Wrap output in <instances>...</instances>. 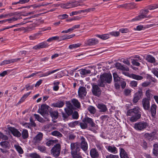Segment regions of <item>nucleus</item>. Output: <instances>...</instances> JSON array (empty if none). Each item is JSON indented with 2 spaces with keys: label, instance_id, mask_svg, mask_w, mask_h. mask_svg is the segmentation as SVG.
Instances as JSON below:
<instances>
[{
  "label": "nucleus",
  "instance_id": "nucleus-40",
  "mask_svg": "<svg viewBox=\"0 0 158 158\" xmlns=\"http://www.w3.org/2000/svg\"><path fill=\"white\" fill-rule=\"evenodd\" d=\"M34 116H35V118L40 123H44L45 122V120L42 118L40 117L39 115L34 114Z\"/></svg>",
  "mask_w": 158,
  "mask_h": 158
},
{
  "label": "nucleus",
  "instance_id": "nucleus-3",
  "mask_svg": "<svg viewBox=\"0 0 158 158\" xmlns=\"http://www.w3.org/2000/svg\"><path fill=\"white\" fill-rule=\"evenodd\" d=\"M61 150V146L59 143L56 144L51 150V153L55 157L59 156Z\"/></svg>",
  "mask_w": 158,
  "mask_h": 158
},
{
  "label": "nucleus",
  "instance_id": "nucleus-5",
  "mask_svg": "<svg viewBox=\"0 0 158 158\" xmlns=\"http://www.w3.org/2000/svg\"><path fill=\"white\" fill-rule=\"evenodd\" d=\"M148 126L147 123L141 122L135 123L134 128L136 130L141 131L145 129Z\"/></svg>",
  "mask_w": 158,
  "mask_h": 158
},
{
  "label": "nucleus",
  "instance_id": "nucleus-39",
  "mask_svg": "<svg viewBox=\"0 0 158 158\" xmlns=\"http://www.w3.org/2000/svg\"><path fill=\"white\" fill-rule=\"evenodd\" d=\"M51 134L52 135L56 136L58 137H61L62 136V135L57 131H54L52 132Z\"/></svg>",
  "mask_w": 158,
  "mask_h": 158
},
{
  "label": "nucleus",
  "instance_id": "nucleus-45",
  "mask_svg": "<svg viewBox=\"0 0 158 158\" xmlns=\"http://www.w3.org/2000/svg\"><path fill=\"white\" fill-rule=\"evenodd\" d=\"M0 144L2 147L5 148H8L10 145L9 143L6 141L2 142Z\"/></svg>",
  "mask_w": 158,
  "mask_h": 158
},
{
  "label": "nucleus",
  "instance_id": "nucleus-28",
  "mask_svg": "<svg viewBox=\"0 0 158 158\" xmlns=\"http://www.w3.org/2000/svg\"><path fill=\"white\" fill-rule=\"evenodd\" d=\"M21 134H22L23 139H24L27 138L29 136L27 130L25 129H24L23 130Z\"/></svg>",
  "mask_w": 158,
  "mask_h": 158
},
{
  "label": "nucleus",
  "instance_id": "nucleus-42",
  "mask_svg": "<svg viewBox=\"0 0 158 158\" xmlns=\"http://www.w3.org/2000/svg\"><path fill=\"white\" fill-rule=\"evenodd\" d=\"M114 80L115 82H118L120 81V78L119 77L117 74L115 73H113V74Z\"/></svg>",
  "mask_w": 158,
  "mask_h": 158
},
{
  "label": "nucleus",
  "instance_id": "nucleus-58",
  "mask_svg": "<svg viewBox=\"0 0 158 158\" xmlns=\"http://www.w3.org/2000/svg\"><path fill=\"white\" fill-rule=\"evenodd\" d=\"M119 31H112L109 33V34L112 36H118L119 35Z\"/></svg>",
  "mask_w": 158,
  "mask_h": 158
},
{
  "label": "nucleus",
  "instance_id": "nucleus-6",
  "mask_svg": "<svg viewBox=\"0 0 158 158\" xmlns=\"http://www.w3.org/2000/svg\"><path fill=\"white\" fill-rule=\"evenodd\" d=\"M92 92L93 94L96 96L99 97L100 96L101 93V90L98 85L95 84H92Z\"/></svg>",
  "mask_w": 158,
  "mask_h": 158
},
{
  "label": "nucleus",
  "instance_id": "nucleus-44",
  "mask_svg": "<svg viewBox=\"0 0 158 158\" xmlns=\"http://www.w3.org/2000/svg\"><path fill=\"white\" fill-rule=\"evenodd\" d=\"M157 8H158V4H152L148 6V8L150 10H154Z\"/></svg>",
  "mask_w": 158,
  "mask_h": 158
},
{
  "label": "nucleus",
  "instance_id": "nucleus-51",
  "mask_svg": "<svg viewBox=\"0 0 158 158\" xmlns=\"http://www.w3.org/2000/svg\"><path fill=\"white\" fill-rule=\"evenodd\" d=\"M22 24H23L22 23H20L19 24H17L15 25H12V26H10L8 27H7L4 28L0 29V31H2L5 30H6V29H9L10 28H11L14 27H18V26L19 25H21Z\"/></svg>",
  "mask_w": 158,
  "mask_h": 158
},
{
  "label": "nucleus",
  "instance_id": "nucleus-63",
  "mask_svg": "<svg viewBox=\"0 0 158 158\" xmlns=\"http://www.w3.org/2000/svg\"><path fill=\"white\" fill-rule=\"evenodd\" d=\"M38 149L40 152H44L46 150V148L44 146H39L38 147Z\"/></svg>",
  "mask_w": 158,
  "mask_h": 158
},
{
  "label": "nucleus",
  "instance_id": "nucleus-25",
  "mask_svg": "<svg viewBox=\"0 0 158 158\" xmlns=\"http://www.w3.org/2000/svg\"><path fill=\"white\" fill-rule=\"evenodd\" d=\"M73 105L76 107L79 108L81 107V104L76 99H73L71 101Z\"/></svg>",
  "mask_w": 158,
  "mask_h": 158
},
{
  "label": "nucleus",
  "instance_id": "nucleus-18",
  "mask_svg": "<svg viewBox=\"0 0 158 158\" xmlns=\"http://www.w3.org/2000/svg\"><path fill=\"white\" fill-rule=\"evenodd\" d=\"M135 58L137 59H134L132 60L131 63L133 65L137 66H139L140 65V64L139 63V62H141V59L140 58V57L139 56H135Z\"/></svg>",
  "mask_w": 158,
  "mask_h": 158
},
{
  "label": "nucleus",
  "instance_id": "nucleus-2",
  "mask_svg": "<svg viewBox=\"0 0 158 158\" xmlns=\"http://www.w3.org/2000/svg\"><path fill=\"white\" fill-rule=\"evenodd\" d=\"M89 124L90 126L94 129H96L97 125L94 122L93 119L88 117H85L82 120V122L79 123L81 128L85 129L88 127L87 123Z\"/></svg>",
  "mask_w": 158,
  "mask_h": 158
},
{
  "label": "nucleus",
  "instance_id": "nucleus-57",
  "mask_svg": "<svg viewBox=\"0 0 158 158\" xmlns=\"http://www.w3.org/2000/svg\"><path fill=\"white\" fill-rule=\"evenodd\" d=\"M73 158H81V156L77 152L71 153Z\"/></svg>",
  "mask_w": 158,
  "mask_h": 158
},
{
  "label": "nucleus",
  "instance_id": "nucleus-54",
  "mask_svg": "<svg viewBox=\"0 0 158 158\" xmlns=\"http://www.w3.org/2000/svg\"><path fill=\"white\" fill-rule=\"evenodd\" d=\"M60 39L59 37L58 36H55L52 37L48 39L47 40L48 42H51L53 40H59Z\"/></svg>",
  "mask_w": 158,
  "mask_h": 158
},
{
  "label": "nucleus",
  "instance_id": "nucleus-22",
  "mask_svg": "<svg viewBox=\"0 0 158 158\" xmlns=\"http://www.w3.org/2000/svg\"><path fill=\"white\" fill-rule=\"evenodd\" d=\"M120 156L121 158H129L127 152L122 148H120Z\"/></svg>",
  "mask_w": 158,
  "mask_h": 158
},
{
  "label": "nucleus",
  "instance_id": "nucleus-10",
  "mask_svg": "<svg viewBox=\"0 0 158 158\" xmlns=\"http://www.w3.org/2000/svg\"><path fill=\"white\" fill-rule=\"evenodd\" d=\"M78 92L79 97L81 99L83 98L87 94L86 88L83 87H80L78 89Z\"/></svg>",
  "mask_w": 158,
  "mask_h": 158
},
{
  "label": "nucleus",
  "instance_id": "nucleus-14",
  "mask_svg": "<svg viewBox=\"0 0 158 158\" xmlns=\"http://www.w3.org/2000/svg\"><path fill=\"white\" fill-rule=\"evenodd\" d=\"M79 145L76 143H71V152H78L79 151L80 148Z\"/></svg>",
  "mask_w": 158,
  "mask_h": 158
},
{
  "label": "nucleus",
  "instance_id": "nucleus-1",
  "mask_svg": "<svg viewBox=\"0 0 158 158\" xmlns=\"http://www.w3.org/2000/svg\"><path fill=\"white\" fill-rule=\"evenodd\" d=\"M141 114L140 110L138 107H136L132 109L128 110L127 113V115L131 116L129 120L132 123L136 122L140 118Z\"/></svg>",
  "mask_w": 158,
  "mask_h": 158
},
{
  "label": "nucleus",
  "instance_id": "nucleus-11",
  "mask_svg": "<svg viewBox=\"0 0 158 158\" xmlns=\"http://www.w3.org/2000/svg\"><path fill=\"white\" fill-rule=\"evenodd\" d=\"M49 107V106L48 105H42L41 106L40 109L38 110V112L44 116Z\"/></svg>",
  "mask_w": 158,
  "mask_h": 158
},
{
  "label": "nucleus",
  "instance_id": "nucleus-60",
  "mask_svg": "<svg viewBox=\"0 0 158 158\" xmlns=\"http://www.w3.org/2000/svg\"><path fill=\"white\" fill-rule=\"evenodd\" d=\"M149 12L148 10L147 9H144L142 11L141 13L146 16V18L150 17V15H149L148 16H147V14Z\"/></svg>",
  "mask_w": 158,
  "mask_h": 158
},
{
  "label": "nucleus",
  "instance_id": "nucleus-32",
  "mask_svg": "<svg viewBox=\"0 0 158 158\" xmlns=\"http://www.w3.org/2000/svg\"><path fill=\"white\" fill-rule=\"evenodd\" d=\"M106 83L103 80H102V78L100 77V79L98 80V86L103 87L105 86Z\"/></svg>",
  "mask_w": 158,
  "mask_h": 158
},
{
  "label": "nucleus",
  "instance_id": "nucleus-19",
  "mask_svg": "<svg viewBox=\"0 0 158 158\" xmlns=\"http://www.w3.org/2000/svg\"><path fill=\"white\" fill-rule=\"evenodd\" d=\"M107 151L111 153L116 154L118 152L117 148L114 146H109L106 147Z\"/></svg>",
  "mask_w": 158,
  "mask_h": 158
},
{
  "label": "nucleus",
  "instance_id": "nucleus-15",
  "mask_svg": "<svg viewBox=\"0 0 158 158\" xmlns=\"http://www.w3.org/2000/svg\"><path fill=\"white\" fill-rule=\"evenodd\" d=\"M48 46V44L46 42H43L40 43L34 46L33 47V49L35 50H38L47 47Z\"/></svg>",
  "mask_w": 158,
  "mask_h": 158
},
{
  "label": "nucleus",
  "instance_id": "nucleus-49",
  "mask_svg": "<svg viewBox=\"0 0 158 158\" xmlns=\"http://www.w3.org/2000/svg\"><path fill=\"white\" fill-rule=\"evenodd\" d=\"M79 123V121H75L70 123H69V127H74Z\"/></svg>",
  "mask_w": 158,
  "mask_h": 158
},
{
  "label": "nucleus",
  "instance_id": "nucleus-55",
  "mask_svg": "<svg viewBox=\"0 0 158 158\" xmlns=\"http://www.w3.org/2000/svg\"><path fill=\"white\" fill-rule=\"evenodd\" d=\"M56 141L55 140H49L46 143V144L48 146H50L56 143Z\"/></svg>",
  "mask_w": 158,
  "mask_h": 158
},
{
  "label": "nucleus",
  "instance_id": "nucleus-61",
  "mask_svg": "<svg viewBox=\"0 0 158 158\" xmlns=\"http://www.w3.org/2000/svg\"><path fill=\"white\" fill-rule=\"evenodd\" d=\"M126 5L128 7H130L131 9H133L135 8L136 5L134 2H131L126 4Z\"/></svg>",
  "mask_w": 158,
  "mask_h": 158
},
{
  "label": "nucleus",
  "instance_id": "nucleus-4",
  "mask_svg": "<svg viewBox=\"0 0 158 158\" xmlns=\"http://www.w3.org/2000/svg\"><path fill=\"white\" fill-rule=\"evenodd\" d=\"M43 138V134L40 132H39L34 137L32 140V143L34 145H38L40 143Z\"/></svg>",
  "mask_w": 158,
  "mask_h": 158
},
{
  "label": "nucleus",
  "instance_id": "nucleus-20",
  "mask_svg": "<svg viewBox=\"0 0 158 158\" xmlns=\"http://www.w3.org/2000/svg\"><path fill=\"white\" fill-rule=\"evenodd\" d=\"M98 108L100 112H104L107 110V109L106 106L103 104H99L97 105Z\"/></svg>",
  "mask_w": 158,
  "mask_h": 158
},
{
  "label": "nucleus",
  "instance_id": "nucleus-64",
  "mask_svg": "<svg viewBox=\"0 0 158 158\" xmlns=\"http://www.w3.org/2000/svg\"><path fill=\"white\" fill-rule=\"evenodd\" d=\"M131 89H125L124 90V94L126 96L129 95L131 92Z\"/></svg>",
  "mask_w": 158,
  "mask_h": 158
},
{
  "label": "nucleus",
  "instance_id": "nucleus-31",
  "mask_svg": "<svg viewBox=\"0 0 158 158\" xmlns=\"http://www.w3.org/2000/svg\"><path fill=\"white\" fill-rule=\"evenodd\" d=\"M60 82L58 81H54L53 83L54 86L53 87V90L55 91H57L59 89V85Z\"/></svg>",
  "mask_w": 158,
  "mask_h": 158
},
{
  "label": "nucleus",
  "instance_id": "nucleus-12",
  "mask_svg": "<svg viewBox=\"0 0 158 158\" xmlns=\"http://www.w3.org/2000/svg\"><path fill=\"white\" fill-rule=\"evenodd\" d=\"M90 154L92 158H100L98 152L95 148L91 149L90 151Z\"/></svg>",
  "mask_w": 158,
  "mask_h": 158
},
{
  "label": "nucleus",
  "instance_id": "nucleus-37",
  "mask_svg": "<svg viewBox=\"0 0 158 158\" xmlns=\"http://www.w3.org/2000/svg\"><path fill=\"white\" fill-rule=\"evenodd\" d=\"M91 71L89 69H83L80 70V74L83 75H85L86 74H89L90 73Z\"/></svg>",
  "mask_w": 158,
  "mask_h": 158
},
{
  "label": "nucleus",
  "instance_id": "nucleus-59",
  "mask_svg": "<svg viewBox=\"0 0 158 158\" xmlns=\"http://www.w3.org/2000/svg\"><path fill=\"white\" fill-rule=\"evenodd\" d=\"M64 110L66 113L68 114L69 115L73 113L72 109L65 108Z\"/></svg>",
  "mask_w": 158,
  "mask_h": 158
},
{
  "label": "nucleus",
  "instance_id": "nucleus-8",
  "mask_svg": "<svg viewBox=\"0 0 158 158\" xmlns=\"http://www.w3.org/2000/svg\"><path fill=\"white\" fill-rule=\"evenodd\" d=\"M100 77L106 83H110L112 81V76L110 73H105L101 75Z\"/></svg>",
  "mask_w": 158,
  "mask_h": 158
},
{
  "label": "nucleus",
  "instance_id": "nucleus-53",
  "mask_svg": "<svg viewBox=\"0 0 158 158\" xmlns=\"http://www.w3.org/2000/svg\"><path fill=\"white\" fill-rule=\"evenodd\" d=\"M130 86L132 88L137 87L138 85V82L135 81H132L130 82Z\"/></svg>",
  "mask_w": 158,
  "mask_h": 158
},
{
  "label": "nucleus",
  "instance_id": "nucleus-16",
  "mask_svg": "<svg viewBox=\"0 0 158 158\" xmlns=\"http://www.w3.org/2000/svg\"><path fill=\"white\" fill-rule=\"evenodd\" d=\"M81 148L84 151H86L88 149V144L85 141V139L83 137H81Z\"/></svg>",
  "mask_w": 158,
  "mask_h": 158
},
{
  "label": "nucleus",
  "instance_id": "nucleus-17",
  "mask_svg": "<svg viewBox=\"0 0 158 158\" xmlns=\"http://www.w3.org/2000/svg\"><path fill=\"white\" fill-rule=\"evenodd\" d=\"M9 130L14 136L17 137H19L21 136V134L16 128L14 127H10L9 128Z\"/></svg>",
  "mask_w": 158,
  "mask_h": 158
},
{
  "label": "nucleus",
  "instance_id": "nucleus-46",
  "mask_svg": "<svg viewBox=\"0 0 158 158\" xmlns=\"http://www.w3.org/2000/svg\"><path fill=\"white\" fill-rule=\"evenodd\" d=\"M20 19V18L13 17L11 18L5 19V20L6 21V22L8 21L9 23H11Z\"/></svg>",
  "mask_w": 158,
  "mask_h": 158
},
{
  "label": "nucleus",
  "instance_id": "nucleus-26",
  "mask_svg": "<svg viewBox=\"0 0 158 158\" xmlns=\"http://www.w3.org/2000/svg\"><path fill=\"white\" fill-rule=\"evenodd\" d=\"M157 106L155 104H152L151 107V112L152 116L156 115Z\"/></svg>",
  "mask_w": 158,
  "mask_h": 158
},
{
  "label": "nucleus",
  "instance_id": "nucleus-24",
  "mask_svg": "<svg viewBox=\"0 0 158 158\" xmlns=\"http://www.w3.org/2000/svg\"><path fill=\"white\" fill-rule=\"evenodd\" d=\"M129 77L133 79L138 81L142 80L143 78V77L134 74H130Z\"/></svg>",
  "mask_w": 158,
  "mask_h": 158
},
{
  "label": "nucleus",
  "instance_id": "nucleus-62",
  "mask_svg": "<svg viewBox=\"0 0 158 158\" xmlns=\"http://www.w3.org/2000/svg\"><path fill=\"white\" fill-rule=\"evenodd\" d=\"M106 158H119V157L118 155L110 154L106 156Z\"/></svg>",
  "mask_w": 158,
  "mask_h": 158
},
{
  "label": "nucleus",
  "instance_id": "nucleus-52",
  "mask_svg": "<svg viewBox=\"0 0 158 158\" xmlns=\"http://www.w3.org/2000/svg\"><path fill=\"white\" fill-rule=\"evenodd\" d=\"M81 44L79 43L77 44H74L70 45L69 46V48L70 49H72L74 48H77L80 46Z\"/></svg>",
  "mask_w": 158,
  "mask_h": 158
},
{
  "label": "nucleus",
  "instance_id": "nucleus-33",
  "mask_svg": "<svg viewBox=\"0 0 158 158\" xmlns=\"http://www.w3.org/2000/svg\"><path fill=\"white\" fill-rule=\"evenodd\" d=\"M59 69H57L55 70H53L52 71H48L47 73H45L41 75L40 77H45L48 76V75L54 73L58 71L59 70Z\"/></svg>",
  "mask_w": 158,
  "mask_h": 158
},
{
  "label": "nucleus",
  "instance_id": "nucleus-56",
  "mask_svg": "<svg viewBox=\"0 0 158 158\" xmlns=\"http://www.w3.org/2000/svg\"><path fill=\"white\" fill-rule=\"evenodd\" d=\"M30 156L32 158H41L39 155L35 153L31 154Z\"/></svg>",
  "mask_w": 158,
  "mask_h": 158
},
{
  "label": "nucleus",
  "instance_id": "nucleus-41",
  "mask_svg": "<svg viewBox=\"0 0 158 158\" xmlns=\"http://www.w3.org/2000/svg\"><path fill=\"white\" fill-rule=\"evenodd\" d=\"M95 10L94 8H92L85 9L83 10H79L80 14L81 13H87L91 11H94Z\"/></svg>",
  "mask_w": 158,
  "mask_h": 158
},
{
  "label": "nucleus",
  "instance_id": "nucleus-43",
  "mask_svg": "<svg viewBox=\"0 0 158 158\" xmlns=\"http://www.w3.org/2000/svg\"><path fill=\"white\" fill-rule=\"evenodd\" d=\"M153 146V153L155 155L157 156L158 154V144H155Z\"/></svg>",
  "mask_w": 158,
  "mask_h": 158
},
{
  "label": "nucleus",
  "instance_id": "nucleus-50",
  "mask_svg": "<svg viewBox=\"0 0 158 158\" xmlns=\"http://www.w3.org/2000/svg\"><path fill=\"white\" fill-rule=\"evenodd\" d=\"M31 93V92H30L24 94L23 96L21 98L19 102H23L27 98V97L30 95Z\"/></svg>",
  "mask_w": 158,
  "mask_h": 158
},
{
  "label": "nucleus",
  "instance_id": "nucleus-30",
  "mask_svg": "<svg viewBox=\"0 0 158 158\" xmlns=\"http://www.w3.org/2000/svg\"><path fill=\"white\" fill-rule=\"evenodd\" d=\"M14 147L17 150V151L20 154H22L23 153V151L22 148L19 145L15 144L14 145Z\"/></svg>",
  "mask_w": 158,
  "mask_h": 158
},
{
  "label": "nucleus",
  "instance_id": "nucleus-9",
  "mask_svg": "<svg viewBox=\"0 0 158 158\" xmlns=\"http://www.w3.org/2000/svg\"><path fill=\"white\" fill-rule=\"evenodd\" d=\"M142 104L143 107L145 110H149L150 107V99L145 98L142 99Z\"/></svg>",
  "mask_w": 158,
  "mask_h": 158
},
{
  "label": "nucleus",
  "instance_id": "nucleus-23",
  "mask_svg": "<svg viewBox=\"0 0 158 158\" xmlns=\"http://www.w3.org/2000/svg\"><path fill=\"white\" fill-rule=\"evenodd\" d=\"M64 103L63 101H58L56 103H53L52 106L54 107L61 108L64 105Z\"/></svg>",
  "mask_w": 158,
  "mask_h": 158
},
{
  "label": "nucleus",
  "instance_id": "nucleus-47",
  "mask_svg": "<svg viewBox=\"0 0 158 158\" xmlns=\"http://www.w3.org/2000/svg\"><path fill=\"white\" fill-rule=\"evenodd\" d=\"M152 91L149 89H148L146 92L145 95L147 97V98L150 99L151 97H152L153 96L152 94H151Z\"/></svg>",
  "mask_w": 158,
  "mask_h": 158
},
{
  "label": "nucleus",
  "instance_id": "nucleus-27",
  "mask_svg": "<svg viewBox=\"0 0 158 158\" xmlns=\"http://www.w3.org/2000/svg\"><path fill=\"white\" fill-rule=\"evenodd\" d=\"M75 35V34H73L70 35H62L60 36V38L59 40H64L66 39H69L71 38H72Z\"/></svg>",
  "mask_w": 158,
  "mask_h": 158
},
{
  "label": "nucleus",
  "instance_id": "nucleus-21",
  "mask_svg": "<svg viewBox=\"0 0 158 158\" xmlns=\"http://www.w3.org/2000/svg\"><path fill=\"white\" fill-rule=\"evenodd\" d=\"M116 67L117 69L122 70L128 71L129 70V69L128 67L127 66H124L120 63H117L116 64Z\"/></svg>",
  "mask_w": 158,
  "mask_h": 158
},
{
  "label": "nucleus",
  "instance_id": "nucleus-34",
  "mask_svg": "<svg viewBox=\"0 0 158 158\" xmlns=\"http://www.w3.org/2000/svg\"><path fill=\"white\" fill-rule=\"evenodd\" d=\"M145 18H146V16L145 15H143L141 13V15L136 16L135 18L132 19V21H135L139 20Z\"/></svg>",
  "mask_w": 158,
  "mask_h": 158
},
{
  "label": "nucleus",
  "instance_id": "nucleus-7",
  "mask_svg": "<svg viewBox=\"0 0 158 158\" xmlns=\"http://www.w3.org/2000/svg\"><path fill=\"white\" fill-rule=\"evenodd\" d=\"M143 96V92L142 89H140L134 95L133 102L134 103H136L139 100L140 98Z\"/></svg>",
  "mask_w": 158,
  "mask_h": 158
},
{
  "label": "nucleus",
  "instance_id": "nucleus-35",
  "mask_svg": "<svg viewBox=\"0 0 158 158\" xmlns=\"http://www.w3.org/2000/svg\"><path fill=\"white\" fill-rule=\"evenodd\" d=\"M109 34H105L102 35H97L96 36L103 40H106L109 38Z\"/></svg>",
  "mask_w": 158,
  "mask_h": 158
},
{
  "label": "nucleus",
  "instance_id": "nucleus-13",
  "mask_svg": "<svg viewBox=\"0 0 158 158\" xmlns=\"http://www.w3.org/2000/svg\"><path fill=\"white\" fill-rule=\"evenodd\" d=\"M98 43V40L95 39H90L85 41V44L87 45L93 46L96 45Z\"/></svg>",
  "mask_w": 158,
  "mask_h": 158
},
{
  "label": "nucleus",
  "instance_id": "nucleus-36",
  "mask_svg": "<svg viewBox=\"0 0 158 158\" xmlns=\"http://www.w3.org/2000/svg\"><path fill=\"white\" fill-rule=\"evenodd\" d=\"M87 110L91 114H94L96 112V110L95 107L92 106H89Z\"/></svg>",
  "mask_w": 158,
  "mask_h": 158
},
{
  "label": "nucleus",
  "instance_id": "nucleus-48",
  "mask_svg": "<svg viewBox=\"0 0 158 158\" xmlns=\"http://www.w3.org/2000/svg\"><path fill=\"white\" fill-rule=\"evenodd\" d=\"M13 63L12 59L4 60L0 64V65H3L6 64H8Z\"/></svg>",
  "mask_w": 158,
  "mask_h": 158
},
{
  "label": "nucleus",
  "instance_id": "nucleus-38",
  "mask_svg": "<svg viewBox=\"0 0 158 158\" xmlns=\"http://www.w3.org/2000/svg\"><path fill=\"white\" fill-rule=\"evenodd\" d=\"M146 60L148 62L151 63H154L155 62V59L154 57L150 55H148L147 56Z\"/></svg>",
  "mask_w": 158,
  "mask_h": 158
},
{
  "label": "nucleus",
  "instance_id": "nucleus-29",
  "mask_svg": "<svg viewBox=\"0 0 158 158\" xmlns=\"http://www.w3.org/2000/svg\"><path fill=\"white\" fill-rule=\"evenodd\" d=\"M50 114L51 116L52 117L55 119L57 118L58 117V112L57 111H50Z\"/></svg>",
  "mask_w": 158,
  "mask_h": 158
}]
</instances>
